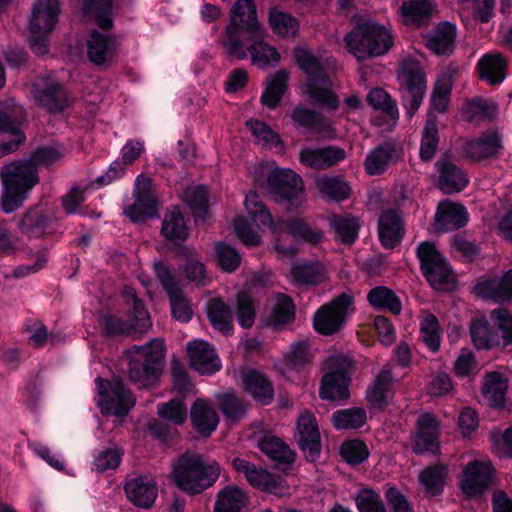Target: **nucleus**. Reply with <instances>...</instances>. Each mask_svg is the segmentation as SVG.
Masks as SVG:
<instances>
[{
  "label": "nucleus",
  "mask_w": 512,
  "mask_h": 512,
  "mask_svg": "<svg viewBox=\"0 0 512 512\" xmlns=\"http://www.w3.org/2000/svg\"><path fill=\"white\" fill-rule=\"evenodd\" d=\"M266 35V28L258 20L254 1L236 0L230 9L229 23L221 37L225 53L237 60L246 59L245 41L264 38Z\"/></svg>",
  "instance_id": "nucleus-1"
},
{
  "label": "nucleus",
  "mask_w": 512,
  "mask_h": 512,
  "mask_svg": "<svg viewBox=\"0 0 512 512\" xmlns=\"http://www.w3.org/2000/svg\"><path fill=\"white\" fill-rule=\"evenodd\" d=\"M294 55L297 66L305 75L298 87L299 94L311 103L336 109L340 101L327 73V59L301 46L295 48Z\"/></svg>",
  "instance_id": "nucleus-2"
},
{
  "label": "nucleus",
  "mask_w": 512,
  "mask_h": 512,
  "mask_svg": "<svg viewBox=\"0 0 512 512\" xmlns=\"http://www.w3.org/2000/svg\"><path fill=\"white\" fill-rule=\"evenodd\" d=\"M1 205L5 213L17 210L38 183V170L28 159L13 161L0 168Z\"/></svg>",
  "instance_id": "nucleus-3"
},
{
  "label": "nucleus",
  "mask_w": 512,
  "mask_h": 512,
  "mask_svg": "<svg viewBox=\"0 0 512 512\" xmlns=\"http://www.w3.org/2000/svg\"><path fill=\"white\" fill-rule=\"evenodd\" d=\"M220 475L215 461H205L193 453L183 454L174 464L171 477L184 492L198 494L212 486Z\"/></svg>",
  "instance_id": "nucleus-4"
},
{
  "label": "nucleus",
  "mask_w": 512,
  "mask_h": 512,
  "mask_svg": "<svg viewBox=\"0 0 512 512\" xmlns=\"http://www.w3.org/2000/svg\"><path fill=\"white\" fill-rule=\"evenodd\" d=\"M255 184L279 200L290 203L289 210L298 208L304 201L303 181L294 171L276 167L274 163L261 164L254 171Z\"/></svg>",
  "instance_id": "nucleus-5"
},
{
  "label": "nucleus",
  "mask_w": 512,
  "mask_h": 512,
  "mask_svg": "<svg viewBox=\"0 0 512 512\" xmlns=\"http://www.w3.org/2000/svg\"><path fill=\"white\" fill-rule=\"evenodd\" d=\"M348 51L358 60L386 54L394 44L391 30L376 22L356 26L344 37Z\"/></svg>",
  "instance_id": "nucleus-6"
},
{
  "label": "nucleus",
  "mask_w": 512,
  "mask_h": 512,
  "mask_svg": "<svg viewBox=\"0 0 512 512\" xmlns=\"http://www.w3.org/2000/svg\"><path fill=\"white\" fill-rule=\"evenodd\" d=\"M164 356V342L154 339L145 346H135L128 351L130 380L140 388L155 384L160 374Z\"/></svg>",
  "instance_id": "nucleus-7"
},
{
  "label": "nucleus",
  "mask_w": 512,
  "mask_h": 512,
  "mask_svg": "<svg viewBox=\"0 0 512 512\" xmlns=\"http://www.w3.org/2000/svg\"><path fill=\"white\" fill-rule=\"evenodd\" d=\"M244 205L248 214L259 228H268L274 234L284 230L294 238L313 243L321 239L320 233L312 231L311 228L299 218L280 219L274 222L270 212L262 205L259 196L254 192L246 194Z\"/></svg>",
  "instance_id": "nucleus-8"
},
{
  "label": "nucleus",
  "mask_w": 512,
  "mask_h": 512,
  "mask_svg": "<svg viewBox=\"0 0 512 512\" xmlns=\"http://www.w3.org/2000/svg\"><path fill=\"white\" fill-rule=\"evenodd\" d=\"M60 8L58 0H37L29 19L31 48L37 55L48 52L47 36L58 22Z\"/></svg>",
  "instance_id": "nucleus-9"
},
{
  "label": "nucleus",
  "mask_w": 512,
  "mask_h": 512,
  "mask_svg": "<svg viewBox=\"0 0 512 512\" xmlns=\"http://www.w3.org/2000/svg\"><path fill=\"white\" fill-rule=\"evenodd\" d=\"M353 363L343 354L330 355L324 362L326 370L323 376L320 397L324 400L337 401L348 397V384Z\"/></svg>",
  "instance_id": "nucleus-10"
},
{
  "label": "nucleus",
  "mask_w": 512,
  "mask_h": 512,
  "mask_svg": "<svg viewBox=\"0 0 512 512\" xmlns=\"http://www.w3.org/2000/svg\"><path fill=\"white\" fill-rule=\"evenodd\" d=\"M417 255L421 269L430 285L438 290H448L455 282V275L449 264L430 242L418 246Z\"/></svg>",
  "instance_id": "nucleus-11"
},
{
  "label": "nucleus",
  "mask_w": 512,
  "mask_h": 512,
  "mask_svg": "<svg viewBox=\"0 0 512 512\" xmlns=\"http://www.w3.org/2000/svg\"><path fill=\"white\" fill-rule=\"evenodd\" d=\"M127 305L132 306V318L129 323L112 316L107 315L102 318L101 325L108 335L127 334L130 331L142 333L151 326L149 314L142 302L138 299L135 290L131 287H125L122 292Z\"/></svg>",
  "instance_id": "nucleus-12"
},
{
  "label": "nucleus",
  "mask_w": 512,
  "mask_h": 512,
  "mask_svg": "<svg viewBox=\"0 0 512 512\" xmlns=\"http://www.w3.org/2000/svg\"><path fill=\"white\" fill-rule=\"evenodd\" d=\"M402 102L409 117L419 109L426 90V76L419 62L406 60L399 74Z\"/></svg>",
  "instance_id": "nucleus-13"
},
{
  "label": "nucleus",
  "mask_w": 512,
  "mask_h": 512,
  "mask_svg": "<svg viewBox=\"0 0 512 512\" xmlns=\"http://www.w3.org/2000/svg\"><path fill=\"white\" fill-rule=\"evenodd\" d=\"M352 311L353 296L349 292H343L316 311L313 318L314 328L323 335H332L344 326Z\"/></svg>",
  "instance_id": "nucleus-14"
},
{
  "label": "nucleus",
  "mask_w": 512,
  "mask_h": 512,
  "mask_svg": "<svg viewBox=\"0 0 512 512\" xmlns=\"http://www.w3.org/2000/svg\"><path fill=\"white\" fill-rule=\"evenodd\" d=\"M97 403L103 414L124 417L134 406L135 399L119 379L111 382L96 378Z\"/></svg>",
  "instance_id": "nucleus-15"
},
{
  "label": "nucleus",
  "mask_w": 512,
  "mask_h": 512,
  "mask_svg": "<svg viewBox=\"0 0 512 512\" xmlns=\"http://www.w3.org/2000/svg\"><path fill=\"white\" fill-rule=\"evenodd\" d=\"M232 467L236 472L242 473L248 483L254 488L277 496H285L290 493L288 485L281 477L256 467L253 463L243 458H234L232 460Z\"/></svg>",
  "instance_id": "nucleus-16"
},
{
  "label": "nucleus",
  "mask_w": 512,
  "mask_h": 512,
  "mask_svg": "<svg viewBox=\"0 0 512 512\" xmlns=\"http://www.w3.org/2000/svg\"><path fill=\"white\" fill-rule=\"evenodd\" d=\"M24 120V111L21 106H5L0 110V156L17 150L25 140L20 130Z\"/></svg>",
  "instance_id": "nucleus-17"
},
{
  "label": "nucleus",
  "mask_w": 512,
  "mask_h": 512,
  "mask_svg": "<svg viewBox=\"0 0 512 512\" xmlns=\"http://www.w3.org/2000/svg\"><path fill=\"white\" fill-rule=\"evenodd\" d=\"M134 203L125 209V215L133 222L154 217L158 210V201L151 189V180L139 175L135 180Z\"/></svg>",
  "instance_id": "nucleus-18"
},
{
  "label": "nucleus",
  "mask_w": 512,
  "mask_h": 512,
  "mask_svg": "<svg viewBox=\"0 0 512 512\" xmlns=\"http://www.w3.org/2000/svg\"><path fill=\"white\" fill-rule=\"evenodd\" d=\"M493 468L489 460H474L462 469L460 488L468 497L480 496L492 483Z\"/></svg>",
  "instance_id": "nucleus-19"
},
{
  "label": "nucleus",
  "mask_w": 512,
  "mask_h": 512,
  "mask_svg": "<svg viewBox=\"0 0 512 512\" xmlns=\"http://www.w3.org/2000/svg\"><path fill=\"white\" fill-rule=\"evenodd\" d=\"M154 271L169 295L173 317L183 323L190 321L193 315L191 304L178 288L168 268L162 262H155Z\"/></svg>",
  "instance_id": "nucleus-20"
},
{
  "label": "nucleus",
  "mask_w": 512,
  "mask_h": 512,
  "mask_svg": "<svg viewBox=\"0 0 512 512\" xmlns=\"http://www.w3.org/2000/svg\"><path fill=\"white\" fill-rule=\"evenodd\" d=\"M32 95L39 106L55 113L69 105L65 92L54 77L37 78L32 85Z\"/></svg>",
  "instance_id": "nucleus-21"
},
{
  "label": "nucleus",
  "mask_w": 512,
  "mask_h": 512,
  "mask_svg": "<svg viewBox=\"0 0 512 512\" xmlns=\"http://www.w3.org/2000/svg\"><path fill=\"white\" fill-rule=\"evenodd\" d=\"M292 126L304 132L317 135L328 136L332 133L331 123L320 113L305 106L297 104L293 106L287 113Z\"/></svg>",
  "instance_id": "nucleus-22"
},
{
  "label": "nucleus",
  "mask_w": 512,
  "mask_h": 512,
  "mask_svg": "<svg viewBox=\"0 0 512 512\" xmlns=\"http://www.w3.org/2000/svg\"><path fill=\"white\" fill-rule=\"evenodd\" d=\"M189 366L200 374L211 375L221 368V361L214 348L201 339L187 344Z\"/></svg>",
  "instance_id": "nucleus-23"
},
{
  "label": "nucleus",
  "mask_w": 512,
  "mask_h": 512,
  "mask_svg": "<svg viewBox=\"0 0 512 512\" xmlns=\"http://www.w3.org/2000/svg\"><path fill=\"white\" fill-rule=\"evenodd\" d=\"M296 438L306 458L315 460L320 452V433L314 415L308 411L298 418Z\"/></svg>",
  "instance_id": "nucleus-24"
},
{
  "label": "nucleus",
  "mask_w": 512,
  "mask_h": 512,
  "mask_svg": "<svg viewBox=\"0 0 512 512\" xmlns=\"http://www.w3.org/2000/svg\"><path fill=\"white\" fill-rule=\"evenodd\" d=\"M345 157V150L336 146L305 147L299 153L300 163L316 170L334 166Z\"/></svg>",
  "instance_id": "nucleus-25"
},
{
  "label": "nucleus",
  "mask_w": 512,
  "mask_h": 512,
  "mask_svg": "<svg viewBox=\"0 0 512 512\" xmlns=\"http://www.w3.org/2000/svg\"><path fill=\"white\" fill-rule=\"evenodd\" d=\"M436 13V4L432 0H404L399 7L402 24L422 27L429 24Z\"/></svg>",
  "instance_id": "nucleus-26"
},
{
  "label": "nucleus",
  "mask_w": 512,
  "mask_h": 512,
  "mask_svg": "<svg viewBox=\"0 0 512 512\" xmlns=\"http://www.w3.org/2000/svg\"><path fill=\"white\" fill-rule=\"evenodd\" d=\"M125 492L128 499L136 506L148 508L154 503L158 490L154 478L138 475L126 481Z\"/></svg>",
  "instance_id": "nucleus-27"
},
{
  "label": "nucleus",
  "mask_w": 512,
  "mask_h": 512,
  "mask_svg": "<svg viewBox=\"0 0 512 512\" xmlns=\"http://www.w3.org/2000/svg\"><path fill=\"white\" fill-rule=\"evenodd\" d=\"M439 424L429 413L422 414L417 419V432L413 439V450L416 453L435 452L439 447Z\"/></svg>",
  "instance_id": "nucleus-28"
},
{
  "label": "nucleus",
  "mask_w": 512,
  "mask_h": 512,
  "mask_svg": "<svg viewBox=\"0 0 512 512\" xmlns=\"http://www.w3.org/2000/svg\"><path fill=\"white\" fill-rule=\"evenodd\" d=\"M86 46L89 60L96 65H104L114 60L118 42L114 37L94 30L90 33Z\"/></svg>",
  "instance_id": "nucleus-29"
},
{
  "label": "nucleus",
  "mask_w": 512,
  "mask_h": 512,
  "mask_svg": "<svg viewBox=\"0 0 512 512\" xmlns=\"http://www.w3.org/2000/svg\"><path fill=\"white\" fill-rule=\"evenodd\" d=\"M508 61L500 52H488L477 62V70L481 80L489 85L501 84L507 77Z\"/></svg>",
  "instance_id": "nucleus-30"
},
{
  "label": "nucleus",
  "mask_w": 512,
  "mask_h": 512,
  "mask_svg": "<svg viewBox=\"0 0 512 512\" xmlns=\"http://www.w3.org/2000/svg\"><path fill=\"white\" fill-rule=\"evenodd\" d=\"M468 222L466 209L457 203L443 201L439 203L435 214V228L439 231H451L463 227Z\"/></svg>",
  "instance_id": "nucleus-31"
},
{
  "label": "nucleus",
  "mask_w": 512,
  "mask_h": 512,
  "mask_svg": "<svg viewBox=\"0 0 512 512\" xmlns=\"http://www.w3.org/2000/svg\"><path fill=\"white\" fill-rule=\"evenodd\" d=\"M190 418L193 427L204 437L210 436L219 423L212 403L202 398L197 399L192 405Z\"/></svg>",
  "instance_id": "nucleus-32"
},
{
  "label": "nucleus",
  "mask_w": 512,
  "mask_h": 512,
  "mask_svg": "<svg viewBox=\"0 0 512 512\" xmlns=\"http://www.w3.org/2000/svg\"><path fill=\"white\" fill-rule=\"evenodd\" d=\"M241 382L244 390L250 394L255 401L267 405L274 396V390L270 381L260 372L245 370L241 373Z\"/></svg>",
  "instance_id": "nucleus-33"
},
{
  "label": "nucleus",
  "mask_w": 512,
  "mask_h": 512,
  "mask_svg": "<svg viewBox=\"0 0 512 512\" xmlns=\"http://www.w3.org/2000/svg\"><path fill=\"white\" fill-rule=\"evenodd\" d=\"M439 172L438 186L444 193L459 192L468 184L466 174L448 159L436 163Z\"/></svg>",
  "instance_id": "nucleus-34"
},
{
  "label": "nucleus",
  "mask_w": 512,
  "mask_h": 512,
  "mask_svg": "<svg viewBox=\"0 0 512 512\" xmlns=\"http://www.w3.org/2000/svg\"><path fill=\"white\" fill-rule=\"evenodd\" d=\"M378 231L382 245L394 248L404 233L401 215L395 210L385 211L379 219Z\"/></svg>",
  "instance_id": "nucleus-35"
},
{
  "label": "nucleus",
  "mask_w": 512,
  "mask_h": 512,
  "mask_svg": "<svg viewBox=\"0 0 512 512\" xmlns=\"http://www.w3.org/2000/svg\"><path fill=\"white\" fill-rule=\"evenodd\" d=\"M290 278L299 287L318 285L326 280L327 270L320 262H299L293 265Z\"/></svg>",
  "instance_id": "nucleus-36"
},
{
  "label": "nucleus",
  "mask_w": 512,
  "mask_h": 512,
  "mask_svg": "<svg viewBox=\"0 0 512 512\" xmlns=\"http://www.w3.org/2000/svg\"><path fill=\"white\" fill-rule=\"evenodd\" d=\"M267 22L271 31L284 39L295 38L300 27L297 18L278 6L269 8Z\"/></svg>",
  "instance_id": "nucleus-37"
},
{
  "label": "nucleus",
  "mask_w": 512,
  "mask_h": 512,
  "mask_svg": "<svg viewBox=\"0 0 512 512\" xmlns=\"http://www.w3.org/2000/svg\"><path fill=\"white\" fill-rule=\"evenodd\" d=\"M455 37V25L449 22L440 23L433 32L426 35V46L437 55H448L454 49Z\"/></svg>",
  "instance_id": "nucleus-38"
},
{
  "label": "nucleus",
  "mask_w": 512,
  "mask_h": 512,
  "mask_svg": "<svg viewBox=\"0 0 512 512\" xmlns=\"http://www.w3.org/2000/svg\"><path fill=\"white\" fill-rule=\"evenodd\" d=\"M501 148V136L496 131H488L480 138L465 145L466 155L476 161L495 156Z\"/></svg>",
  "instance_id": "nucleus-39"
},
{
  "label": "nucleus",
  "mask_w": 512,
  "mask_h": 512,
  "mask_svg": "<svg viewBox=\"0 0 512 512\" xmlns=\"http://www.w3.org/2000/svg\"><path fill=\"white\" fill-rule=\"evenodd\" d=\"M397 159L398 152L395 145L385 142L367 155L365 170L369 175H380Z\"/></svg>",
  "instance_id": "nucleus-40"
},
{
  "label": "nucleus",
  "mask_w": 512,
  "mask_h": 512,
  "mask_svg": "<svg viewBox=\"0 0 512 512\" xmlns=\"http://www.w3.org/2000/svg\"><path fill=\"white\" fill-rule=\"evenodd\" d=\"M246 57L248 52L251 57L252 64L259 68H267L276 66L281 59L280 53L274 46H271L263 40V38H256L255 40H246Z\"/></svg>",
  "instance_id": "nucleus-41"
},
{
  "label": "nucleus",
  "mask_w": 512,
  "mask_h": 512,
  "mask_svg": "<svg viewBox=\"0 0 512 512\" xmlns=\"http://www.w3.org/2000/svg\"><path fill=\"white\" fill-rule=\"evenodd\" d=\"M113 0H83L82 10L87 21H93L103 29L113 24Z\"/></svg>",
  "instance_id": "nucleus-42"
},
{
  "label": "nucleus",
  "mask_w": 512,
  "mask_h": 512,
  "mask_svg": "<svg viewBox=\"0 0 512 512\" xmlns=\"http://www.w3.org/2000/svg\"><path fill=\"white\" fill-rule=\"evenodd\" d=\"M290 78V72L280 69L266 82V87L261 95V102L270 109H275L284 95Z\"/></svg>",
  "instance_id": "nucleus-43"
},
{
  "label": "nucleus",
  "mask_w": 512,
  "mask_h": 512,
  "mask_svg": "<svg viewBox=\"0 0 512 512\" xmlns=\"http://www.w3.org/2000/svg\"><path fill=\"white\" fill-rule=\"evenodd\" d=\"M508 389L507 378L499 372L487 373L483 379L482 393L492 407L504 405Z\"/></svg>",
  "instance_id": "nucleus-44"
},
{
  "label": "nucleus",
  "mask_w": 512,
  "mask_h": 512,
  "mask_svg": "<svg viewBox=\"0 0 512 512\" xmlns=\"http://www.w3.org/2000/svg\"><path fill=\"white\" fill-rule=\"evenodd\" d=\"M248 504V496L246 493L236 487L227 486L217 495L215 503V512H242Z\"/></svg>",
  "instance_id": "nucleus-45"
},
{
  "label": "nucleus",
  "mask_w": 512,
  "mask_h": 512,
  "mask_svg": "<svg viewBox=\"0 0 512 512\" xmlns=\"http://www.w3.org/2000/svg\"><path fill=\"white\" fill-rule=\"evenodd\" d=\"M392 376L388 370H382L366 392L368 402L377 408L384 407L391 397Z\"/></svg>",
  "instance_id": "nucleus-46"
},
{
  "label": "nucleus",
  "mask_w": 512,
  "mask_h": 512,
  "mask_svg": "<svg viewBox=\"0 0 512 512\" xmlns=\"http://www.w3.org/2000/svg\"><path fill=\"white\" fill-rule=\"evenodd\" d=\"M258 447L267 457L279 464H290L294 460V453L289 446L273 435H265L259 441Z\"/></svg>",
  "instance_id": "nucleus-47"
},
{
  "label": "nucleus",
  "mask_w": 512,
  "mask_h": 512,
  "mask_svg": "<svg viewBox=\"0 0 512 512\" xmlns=\"http://www.w3.org/2000/svg\"><path fill=\"white\" fill-rule=\"evenodd\" d=\"M207 315L212 326L225 335L233 329L232 314L225 302L220 298L210 299L207 303Z\"/></svg>",
  "instance_id": "nucleus-48"
},
{
  "label": "nucleus",
  "mask_w": 512,
  "mask_h": 512,
  "mask_svg": "<svg viewBox=\"0 0 512 512\" xmlns=\"http://www.w3.org/2000/svg\"><path fill=\"white\" fill-rule=\"evenodd\" d=\"M329 221L335 236L342 243L350 245L355 242L360 229L358 218L350 214L336 215L332 216Z\"/></svg>",
  "instance_id": "nucleus-49"
},
{
  "label": "nucleus",
  "mask_w": 512,
  "mask_h": 512,
  "mask_svg": "<svg viewBox=\"0 0 512 512\" xmlns=\"http://www.w3.org/2000/svg\"><path fill=\"white\" fill-rule=\"evenodd\" d=\"M161 233L169 240L183 241L187 239L189 228L178 208H174L166 213L162 223Z\"/></svg>",
  "instance_id": "nucleus-50"
},
{
  "label": "nucleus",
  "mask_w": 512,
  "mask_h": 512,
  "mask_svg": "<svg viewBox=\"0 0 512 512\" xmlns=\"http://www.w3.org/2000/svg\"><path fill=\"white\" fill-rule=\"evenodd\" d=\"M53 216L43 209L30 210L21 221V229L31 237L42 236L50 227Z\"/></svg>",
  "instance_id": "nucleus-51"
},
{
  "label": "nucleus",
  "mask_w": 512,
  "mask_h": 512,
  "mask_svg": "<svg viewBox=\"0 0 512 512\" xmlns=\"http://www.w3.org/2000/svg\"><path fill=\"white\" fill-rule=\"evenodd\" d=\"M470 335L472 342L477 349H490L499 344L497 333L489 328V322L485 317H480L472 321L470 325Z\"/></svg>",
  "instance_id": "nucleus-52"
},
{
  "label": "nucleus",
  "mask_w": 512,
  "mask_h": 512,
  "mask_svg": "<svg viewBox=\"0 0 512 512\" xmlns=\"http://www.w3.org/2000/svg\"><path fill=\"white\" fill-rule=\"evenodd\" d=\"M367 299L374 308L387 309L396 315L401 312L402 305L399 298L387 287L372 288L367 295Z\"/></svg>",
  "instance_id": "nucleus-53"
},
{
  "label": "nucleus",
  "mask_w": 512,
  "mask_h": 512,
  "mask_svg": "<svg viewBox=\"0 0 512 512\" xmlns=\"http://www.w3.org/2000/svg\"><path fill=\"white\" fill-rule=\"evenodd\" d=\"M183 200L193 212L196 220H205L207 215L208 190L204 186H190L183 192Z\"/></svg>",
  "instance_id": "nucleus-54"
},
{
  "label": "nucleus",
  "mask_w": 512,
  "mask_h": 512,
  "mask_svg": "<svg viewBox=\"0 0 512 512\" xmlns=\"http://www.w3.org/2000/svg\"><path fill=\"white\" fill-rule=\"evenodd\" d=\"M448 469L443 465H435L424 469L419 475V481L425 491L434 496L443 491Z\"/></svg>",
  "instance_id": "nucleus-55"
},
{
  "label": "nucleus",
  "mask_w": 512,
  "mask_h": 512,
  "mask_svg": "<svg viewBox=\"0 0 512 512\" xmlns=\"http://www.w3.org/2000/svg\"><path fill=\"white\" fill-rule=\"evenodd\" d=\"M294 305L292 300L282 294L273 299L269 323L278 328L291 323L294 320Z\"/></svg>",
  "instance_id": "nucleus-56"
},
{
  "label": "nucleus",
  "mask_w": 512,
  "mask_h": 512,
  "mask_svg": "<svg viewBox=\"0 0 512 512\" xmlns=\"http://www.w3.org/2000/svg\"><path fill=\"white\" fill-rule=\"evenodd\" d=\"M367 102L374 109L381 110L391 121L392 125L398 120L399 111L396 102L385 90L381 88L372 89L367 95Z\"/></svg>",
  "instance_id": "nucleus-57"
},
{
  "label": "nucleus",
  "mask_w": 512,
  "mask_h": 512,
  "mask_svg": "<svg viewBox=\"0 0 512 512\" xmlns=\"http://www.w3.org/2000/svg\"><path fill=\"white\" fill-rule=\"evenodd\" d=\"M366 420V411L360 407L339 410L332 415L333 424L339 430L358 429Z\"/></svg>",
  "instance_id": "nucleus-58"
},
{
  "label": "nucleus",
  "mask_w": 512,
  "mask_h": 512,
  "mask_svg": "<svg viewBox=\"0 0 512 512\" xmlns=\"http://www.w3.org/2000/svg\"><path fill=\"white\" fill-rule=\"evenodd\" d=\"M453 87L452 76L449 73H441L435 83L431 95V107L438 111L444 112L450 102V95Z\"/></svg>",
  "instance_id": "nucleus-59"
},
{
  "label": "nucleus",
  "mask_w": 512,
  "mask_h": 512,
  "mask_svg": "<svg viewBox=\"0 0 512 512\" xmlns=\"http://www.w3.org/2000/svg\"><path fill=\"white\" fill-rule=\"evenodd\" d=\"M420 333L423 342L432 351L440 348L441 329L437 318L431 313H424L420 321Z\"/></svg>",
  "instance_id": "nucleus-60"
},
{
  "label": "nucleus",
  "mask_w": 512,
  "mask_h": 512,
  "mask_svg": "<svg viewBox=\"0 0 512 512\" xmlns=\"http://www.w3.org/2000/svg\"><path fill=\"white\" fill-rule=\"evenodd\" d=\"M438 127L436 120L429 115L422 133L420 145V158L423 161H430L438 148Z\"/></svg>",
  "instance_id": "nucleus-61"
},
{
  "label": "nucleus",
  "mask_w": 512,
  "mask_h": 512,
  "mask_svg": "<svg viewBox=\"0 0 512 512\" xmlns=\"http://www.w3.org/2000/svg\"><path fill=\"white\" fill-rule=\"evenodd\" d=\"M257 143L268 148H281L282 141L278 133L269 125L259 120H249L246 123Z\"/></svg>",
  "instance_id": "nucleus-62"
},
{
  "label": "nucleus",
  "mask_w": 512,
  "mask_h": 512,
  "mask_svg": "<svg viewBox=\"0 0 512 512\" xmlns=\"http://www.w3.org/2000/svg\"><path fill=\"white\" fill-rule=\"evenodd\" d=\"M317 187L324 195L336 201L346 199L351 192V188L347 182L334 177H322L318 179Z\"/></svg>",
  "instance_id": "nucleus-63"
},
{
  "label": "nucleus",
  "mask_w": 512,
  "mask_h": 512,
  "mask_svg": "<svg viewBox=\"0 0 512 512\" xmlns=\"http://www.w3.org/2000/svg\"><path fill=\"white\" fill-rule=\"evenodd\" d=\"M157 413L162 419L174 425H181L187 419V409L182 398H175L158 405Z\"/></svg>",
  "instance_id": "nucleus-64"
}]
</instances>
